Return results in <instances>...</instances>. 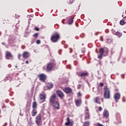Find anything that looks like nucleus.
Instances as JSON below:
<instances>
[{
  "mask_svg": "<svg viewBox=\"0 0 126 126\" xmlns=\"http://www.w3.org/2000/svg\"><path fill=\"white\" fill-rule=\"evenodd\" d=\"M60 39V34L58 32H55L52 34L51 38V40L52 43H56Z\"/></svg>",
  "mask_w": 126,
  "mask_h": 126,
  "instance_id": "f257e3e1",
  "label": "nucleus"
},
{
  "mask_svg": "<svg viewBox=\"0 0 126 126\" xmlns=\"http://www.w3.org/2000/svg\"><path fill=\"white\" fill-rule=\"evenodd\" d=\"M99 53L106 57V56L109 55V49L107 47L100 48L99 49Z\"/></svg>",
  "mask_w": 126,
  "mask_h": 126,
  "instance_id": "f03ea898",
  "label": "nucleus"
},
{
  "mask_svg": "<svg viewBox=\"0 0 126 126\" xmlns=\"http://www.w3.org/2000/svg\"><path fill=\"white\" fill-rule=\"evenodd\" d=\"M37 77L39 78L40 81H41V82H45L47 79V76L43 73L37 75Z\"/></svg>",
  "mask_w": 126,
  "mask_h": 126,
  "instance_id": "7ed1b4c3",
  "label": "nucleus"
},
{
  "mask_svg": "<svg viewBox=\"0 0 126 126\" xmlns=\"http://www.w3.org/2000/svg\"><path fill=\"white\" fill-rule=\"evenodd\" d=\"M104 97L105 99H110V89L108 88L104 89Z\"/></svg>",
  "mask_w": 126,
  "mask_h": 126,
  "instance_id": "20e7f679",
  "label": "nucleus"
},
{
  "mask_svg": "<svg viewBox=\"0 0 126 126\" xmlns=\"http://www.w3.org/2000/svg\"><path fill=\"white\" fill-rule=\"evenodd\" d=\"M54 66H56V63H51L47 64L46 67V71H51V70L54 68Z\"/></svg>",
  "mask_w": 126,
  "mask_h": 126,
  "instance_id": "39448f33",
  "label": "nucleus"
},
{
  "mask_svg": "<svg viewBox=\"0 0 126 126\" xmlns=\"http://www.w3.org/2000/svg\"><path fill=\"white\" fill-rule=\"evenodd\" d=\"M5 59L6 60H13V55L10 52L6 51Z\"/></svg>",
  "mask_w": 126,
  "mask_h": 126,
  "instance_id": "423d86ee",
  "label": "nucleus"
},
{
  "mask_svg": "<svg viewBox=\"0 0 126 126\" xmlns=\"http://www.w3.org/2000/svg\"><path fill=\"white\" fill-rule=\"evenodd\" d=\"M56 97L57 96L56 95V94H53L50 96L49 101L51 104H53L57 102V101L56 100Z\"/></svg>",
  "mask_w": 126,
  "mask_h": 126,
  "instance_id": "0eeeda50",
  "label": "nucleus"
},
{
  "mask_svg": "<svg viewBox=\"0 0 126 126\" xmlns=\"http://www.w3.org/2000/svg\"><path fill=\"white\" fill-rule=\"evenodd\" d=\"M52 106L56 110L60 109V103H59V102H58V101H56L55 102H54L53 103H52Z\"/></svg>",
  "mask_w": 126,
  "mask_h": 126,
  "instance_id": "6e6552de",
  "label": "nucleus"
},
{
  "mask_svg": "<svg viewBox=\"0 0 126 126\" xmlns=\"http://www.w3.org/2000/svg\"><path fill=\"white\" fill-rule=\"evenodd\" d=\"M114 98L116 103H118V101H119V100H120V98H121V94L120 93H116L114 94Z\"/></svg>",
  "mask_w": 126,
  "mask_h": 126,
  "instance_id": "1a4fd4ad",
  "label": "nucleus"
},
{
  "mask_svg": "<svg viewBox=\"0 0 126 126\" xmlns=\"http://www.w3.org/2000/svg\"><path fill=\"white\" fill-rule=\"evenodd\" d=\"M85 120H89L90 119V115H89V112H88V108L86 107V110L85 112Z\"/></svg>",
  "mask_w": 126,
  "mask_h": 126,
  "instance_id": "9d476101",
  "label": "nucleus"
},
{
  "mask_svg": "<svg viewBox=\"0 0 126 126\" xmlns=\"http://www.w3.org/2000/svg\"><path fill=\"white\" fill-rule=\"evenodd\" d=\"M56 94H57V95L60 98H63V92L60 90H57L56 91Z\"/></svg>",
  "mask_w": 126,
  "mask_h": 126,
  "instance_id": "9b49d317",
  "label": "nucleus"
},
{
  "mask_svg": "<svg viewBox=\"0 0 126 126\" xmlns=\"http://www.w3.org/2000/svg\"><path fill=\"white\" fill-rule=\"evenodd\" d=\"M116 120L117 121V124H121V123H122L121 120V114L119 113L116 114Z\"/></svg>",
  "mask_w": 126,
  "mask_h": 126,
  "instance_id": "f8f14e48",
  "label": "nucleus"
},
{
  "mask_svg": "<svg viewBox=\"0 0 126 126\" xmlns=\"http://www.w3.org/2000/svg\"><path fill=\"white\" fill-rule=\"evenodd\" d=\"M63 90L65 93H66V94H69V93L72 92V90H71L70 88H65L63 89Z\"/></svg>",
  "mask_w": 126,
  "mask_h": 126,
  "instance_id": "ddd939ff",
  "label": "nucleus"
},
{
  "mask_svg": "<svg viewBox=\"0 0 126 126\" xmlns=\"http://www.w3.org/2000/svg\"><path fill=\"white\" fill-rule=\"evenodd\" d=\"M29 56H30L29 53H28L27 52H24L23 53V58L25 60H27V59H28V58H29Z\"/></svg>",
  "mask_w": 126,
  "mask_h": 126,
  "instance_id": "4468645a",
  "label": "nucleus"
},
{
  "mask_svg": "<svg viewBox=\"0 0 126 126\" xmlns=\"http://www.w3.org/2000/svg\"><path fill=\"white\" fill-rule=\"evenodd\" d=\"M89 73L88 72H82L80 75H79V77H85L88 76Z\"/></svg>",
  "mask_w": 126,
  "mask_h": 126,
  "instance_id": "2eb2a0df",
  "label": "nucleus"
},
{
  "mask_svg": "<svg viewBox=\"0 0 126 126\" xmlns=\"http://www.w3.org/2000/svg\"><path fill=\"white\" fill-rule=\"evenodd\" d=\"M75 102L76 104V106L77 107H79V106L81 105V103H82L81 99L79 98V99H77L76 100H75Z\"/></svg>",
  "mask_w": 126,
  "mask_h": 126,
  "instance_id": "dca6fc26",
  "label": "nucleus"
},
{
  "mask_svg": "<svg viewBox=\"0 0 126 126\" xmlns=\"http://www.w3.org/2000/svg\"><path fill=\"white\" fill-rule=\"evenodd\" d=\"M35 123L36 125H39L41 123V115H39L36 117Z\"/></svg>",
  "mask_w": 126,
  "mask_h": 126,
  "instance_id": "f3484780",
  "label": "nucleus"
},
{
  "mask_svg": "<svg viewBox=\"0 0 126 126\" xmlns=\"http://www.w3.org/2000/svg\"><path fill=\"white\" fill-rule=\"evenodd\" d=\"M40 99L41 100L40 103H43V102H45V100H46V96L43 94H40Z\"/></svg>",
  "mask_w": 126,
  "mask_h": 126,
  "instance_id": "a211bd4d",
  "label": "nucleus"
},
{
  "mask_svg": "<svg viewBox=\"0 0 126 126\" xmlns=\"http://www.w3.org/2000/svg\"><path fill=\"white\" fill-rule=\"evenodd\" d=\"M103 117L107 118L109 116V112L107 110H105L103 113Z\"/></svg>",
  "mask_w": 126,
  "mask_h": 126,
  "instance_id": "6ab92c4d",
  "label": "nucleus"
},
{
  "mask_svg": "<svg viewBox=\"0 0 126 126\" xmlns=\"http://www.w3.org/2000/svg\"><path fill=\"white\" fill-rule=\"evenodd\" d=\"M54 86V85H53L52 83H48L46 84V87L47 88H49V89H51V88H53V87Z\"/></svg>",
  "mask_w": 126,
  "mask_h": 126,
  "instance_id": "aec40b11",
  "label": "nucleus"
},
{
  "mask_svg": "<svg viewBox=\"0 0 126 126\" xmlns=\"http://www.w3.org/2000/svg\"><path fill=\"white\" fill-rule=\"evenodd\" d=\"M94 100L95 103H97V104H101L99 97L97 96L96 97L94 98Z\"/></svg>",
  "mask_w": 126,
  "mask_h": 126,
  "instance_id": "412c9836",
  "label": "nucleus"
},
{
  "mask_svg": "<svg viewBox=\"0 0 126 126\" xmlns=\"http://www.w3.org/2000/svg\"><path fill=\"white\" fill-rule=\"evenodd\" d=\"M37 115V110L36 109H33L32 112V117H35Z\"/></svg>",
  "mask_w": 126,
  "mask_h": 126,
  "instance_id": "4be33fe9",
  "label": "nucleus"
},
{
  "mask_svg": "<svg viewBox=\"0 0 126 126\" xmlns=\"http://www.w3.org/2000/svg\"><path fill=\"white\" fill-rule=\"evenodd\" d=\"M112 41L113 40L112 39V38H107L106 43H107V44H110V43H112Z\"/></svg>",
  "mask_w": 126,
  "mask_h": 126,
  "instance_id": "5701e85b",
  "label": "nucleus"
},
{
  "mask_svg": "<svg viewBox=\"0 0 126 126\" xmlns=\"http://www.w3.org/2000/svg\"><path fill=\"white\" fill-rule=\"evenodd\" d=\"M67 23H68V24H69V25H71V24H72V23H73V19H69L68 20Z\"/></svg>",
  "mask_w": 126,
  "mask_h": 126,
  "instance_id": "b1692460",
  "label": "nucleus"
},
{
  "mask_svg": "<svg viewBox=\"0 0 126 126\" xmlns=\"http://www.w3.org/2000/svg\"><path fill=\"white\" fill-rule=\"evenodd\" d=\"M37 107V103L36 102H33L32 104V108L33 109H36V108Z\"/></svg>",
  "mask_w": 126,
  "mask_h": 126,
  "instance_id": "393cba45",
  "label": "nucleus"
},
{
  "mask_svg": "<svg viewBox=\"0 0 126 126\" xmlns=\"http://www.w3.org/2000/svg\"><path fill=\"white\" fill-rule=\"evenodd\" d=\"M115 35H116V36H117L118 37H119V38H120V37H121L122 36V33L119 32H116Z\"/></svg>",
  "mask_w": 126,
  "mask_h": 126,
  "instance_id": "a878e982",
  "label": "nucleus"
},
{
  "mask_svg": "<svg viewBox=\"0 0 126 126\" xmlns=\"http://www.w3.org/2000/svg\"><path fill=\"white\" fill-rule=\"evenodd\" d=\"M103 55L104 54H100V55H98V59H99V60H102V59H103Z\"/></svg>",
  "mask_w": 126,
  "mask_h": 126,
  "instance_id": "bb28decb",
  "label": "nucleus"
},
{
  "mask_svg": "<svg viewBox=\"0 0 126 126\" xmlns=\"http://www.w3.org/2000/svg\"><path fill=\"white\" fill-rule=\"evenodd\" d=\"M89 122H86L84 123V125L83 126H89Z\"/></svg>",
  "mask_w": 126,
  "mask_h": 126,
  "instance_id": "cd10ccee",
  "label": "nucleus"
},
{
  "mask_svg": "<svg viewBox=\"0 0 126 126\" xmlns=\"http://www.w3.org/2000/svg\"><path fill=\"white\" fill-rule=\"evenodd\" d=\"M10 39H11V40L12 41H14V40H15V39H16V37H15L14 36H10Z\"/></svg>",
  "mask_w": 126,
  "mask_h": 126,
  "instance_id": "c85d7f7f",
  "label": "nucleus"
},
{
  "mask_svg": "<svg viewBox=\"0 0 126 126\" xmlns=\"http://www.w3.org/2000/svg\"><path fill=\"white\" fill-rule=\"evenodd\" d=\"M121 25H125V21L121 20L120 22Z\"/></svg>",
  "mask_w": 126,
  "mask_h": 126,
  "instance_id": "c756f323",
  "label": "nucleus"
},
{
  "mask_svg": "<svg viewBox=\"0 0 126 126\" xmlns=\"http://www.w3.org/2000/svg\"><path fill=\"white\" fill-rule=\"evenodd\" d=\"M38 33H35L33 35V37H34L35 38H37V37H38Z\"/></svg>",
  "mask_w": 126,
  "mask_h": 126,
  "instance_id": "7c9ffc66",
  "label": "nucleus"
},
{
  "mask_svg": "<svg viewBox=\"0 0 126 126\" xmlns=\"http://www.w3.org/2000/svg\"><path fill=\"white\" fill-rule=\"evenodd\" d=\"M112 33L113 34H114L115 35H116V33H117L118 32H116V30L112 29Z\"/></svg>",
  "mask_w": 126,
  "mask_h": 126,
  "instance_id": "2f4dec72",
  "label": "nucleus"
},
{
  "mask_svg": "<svg viewBox=\"0 0 126 126\" xmlns=\"http://www.w3.org/2000/svg\"><path fill=\"white\" fill-rule=\"evenodd\" d=\"M21 57V54L20 53H19L18 54V59L20 61V58Z\"/></svg>",
  "mask_w": 126,
  "mask_h": 126,
  "instance_id": "473e14b6",
  "label": "nucleus"
},
{
  "mask_svg": "<svg viewBox=\"0 0 126 126\" xmlns=\"http://www.w3.org/2000/svg\"><path fill=\"white\" fill-rule=\"evenodd\" d=\"M70 124V122H67L66 123H65V125L66 126H69Z\"/></svg>",
  "mask_w": 126,
  "mask_h": 126,
  "instance_id": "72a5a7b5",
  "label": "nucleus"
},
{
  "mask_svg": "<svg viewBox=\"0 0 126 126\" xmlns=\"http://www.w3.org/2000/svg\"><path fill=\"white\" fill-rule=\"evenodd\" d=\"M36 44H40V43H41V41H40V40H39V39L37 40L36 41Z\"/></svg>",
  "mask_w": 126,
  "mask_h": 126,
  "instance_id": "f704fd0d",
  "label": "nucleus"
},
{
  "mask_svg": "<svg viewBox=\"0 0 126 126\" xmlns=\"http://www.w3.org/2000/svg\"><path fill=\"white\" fill-rule=\"evenodd\" d=\"M99 86H100V87H103V86H104V84L103 83H100Z\"/></svg>",
  "mask_w": 126,
  "mask_h": 126,
  "instance_id": "c9c22d12",
  "label": "nucleus"
},
{
  "mask_svg": "<svg viewBox=\"0 0 126 126\" xmlns=\"http://www.w3.org/2000/svg\"><path fill=\"white\" fill-rule=\"evenodd\" d=\"M80 88H81V85L78 84L77 85V89H79Z\"/></svg>",
  "mask_w": 126,
  "mask_h": 126,
  "instance_id": "e433bc0d",
  "label": "nucleus"
},
{
  "mask_svg": "<svg viewBox=\"0 0 126 126\" xmlns=\"http://www.w3.org/2000/svg\"><path fill=\"white\" fill-rule=\"evenodd\" d=\"M77 96H78V97L81 96V93L80 92L78 93Z\"/></svg>",
  "mask_w": 126,
  "mask_h": 126,
  "instance_id": "4c0bfd02",
  "label": "nucleus"
},
{
  "mask_svg": "<svg viewBox=\"0 0 126 126\" xmlns=\"http://www.w3.org/2000/svg\"><path fill=\"white\" fill-rule=\"evenodd\" d=\"M102 107L99 106V107H98V111H99V112H101V111H102Z\"/></svg>",
  "mask_w": 126,
  "mask_h": 126,
  "instance_id": "58836bf2",
  "label": "nucleus"
},
{
  "mask_svg": "<svg viewBox=\"0 0 126 126\" xmlns=\"http://www.w3.org/2000/svg\"><path fill=\"white\" fill-rule=\"evenodd\" d=\"M33 16H34V15H28L27 17H28V18H30V17H33Z\"/></svg>",
  "mask_w": 126,
  "mask_h": 126,
  "instance_id": "ea45409f",
  "label": "nucleus"
},
{
  "mask_svg": "<svg viewBox=\"0 0 126 126\" xmlns=\"http://www.w3.org/2000/svg\"><path fill=\"white\" fill-rule=\"evenodd\" d=\"M34 30H35V31H39V28H38V27H35L34 28Z\"/></svg>",
  "mask_w": 126,
  "mask_h": 126,
  "instance_id": "a19ab883",
  "label": "nucleus"
},
{
  "mask_svg": "<svg viewBox=\"0 0 126 126\" xmlns=\"http://www.w3.org/2000/svg\"><path fill=\"white\" fill-rule=\"evenodd\" d=\"M73 2V0H72V1H71V0H70V1L68 2V3H69V4H72Z\"/></svg>",
  "mask_w": 126,
  "mask_h": 126,
  "instance_id": "79ce46f5",
  "label": "nucleus"
},
{
  "mask_svg": "<svg viewBox=\"0 0 126 126\" xmlns=\"http://www.w3.org/2000/svg\"><path fill=\"white\" fill-rule=\"evenodd\" d=\"M100 40L102 41H104V40L103 39V36H100Z\"/></svg>",
  "mask_w": 126,
  "mask_h": 126,
  "instance_id": "37998d69",
  "label": "nucleus"
},
{
  "mask_svg": "<svg viewBox=\"0 0 126 126\" xmlns=\"http://www.w3.org/2000/svg\"><path fill=\"white\" fill-rule=\"evenodd\" d=\"M66 120H67V122H70V120H69V118L67 117V118H66Z\"/></svg>",
  "mask_w": 126,
  "mask_h": 126,
  "instance_id": "c03bdc74",
  "label": "nucleus"
},
{
  "mask_svg": "<svg viewBox=\"0 0 126 126\" xmlns=\"http://www.w3.org/2000/svg\"><path fill=\"white\" fill-rule=\"evenodd\" d=\"M97 126H103V125L100 124V123L97 124Z\"/></svg>",
  "mask_w": 126,
  "mask_h": 126,
  "instance_id": "a18cd8bd",
  "label": "nucleus"
},
{
  "mask_svg": "<svg viewBox=\"0 0 126 126\" xmlns=\"http://www.w3.org/2000/svg\"><path fill=\"white\" fill-rule=\"evenodd\" d=\"M125 62H126V58H123V60L122 61V63H125Z\"/></svg>",
  "mask_w": 126,
  "mask_h": 126,
  "instance_id": "49530a36",
  "label": "nucleus"
},
{
  "mask_svg": "<svg viewBox=\"0 0 126 126\" xmlns=\"http://www.w3.org/2000/svg\"><path fill=\"white\" fill-rule=\"evenodd\" d=\"M114 52L113 51V49H111V55H113V54H114Z\"/></svg>",
  "mask_w": 126,
  "mask_h": 126,
  "instance_id": "de8ad7c7",
  "label": "nucleus"
},
{
  "mask_svg": "<svg viewBox=\"0 0 126 126\" xmlns=\"http://www.w3.org/2000/svg\"><path fill=\"white\" fill-rule=\"evenodd\" d=\"M70 53H72V52H73L72 49L70 48Z\"/></svg>",
  "mask_w": 126,
  "mask_h": 126,
  "instance_id": "09e8293b",
  "label": "nucleus"
},
{
  "mask_svg": "<svg viewBox=\"0 0 126 126\" xmlns=\"http://www.w3.org/2000/svg\"><path fill=\"white\" fill-rule=\"evenodd\" d=\"M15 17L16 18H18V17H19V16L16 15V14Z\"/></svg>",
  "mask_w": 126,
  "mask_h": 126,
  "instance_id": "8fccbe9b",
  "label": "nucleus"
},
{
  "mask_svg": "<svg viewBox=\"0 0 126 126\" xmlns=\"http://www.w3.org/2000/svg\"><path fill=\"white\" fill-rule=\"evenodd\" d=\"M8 67H11V64H9L8 65Z\"/></svg>",
  "mask_w": 126,
  "mask_h": 126,
  "instance_id": "3c124183",
  "label": "nucleus"
},
{
  "mask_svg": "<svg viewBox=\"0 0 126 126\" xmlns=\"http://www.w3.org/2000/svg\"><path fill=\"white\" fill-rule=\"evenodd\" d=\"M26 63H27V64L29 63V62H28V61H26Z\"/></svg>",
  "mask_w": 126,
  "mask_h": 126,
  "instance_id": "603ef678",
  "label": "nucleus"
},
{
  "mask_svg": "<svg viewBox=\"0 0 126 126\" xmlns=\"http://www.w3.org/2000/svg\"><path fill=\"white\" fill-rule=\"evenodd\" d=\"M32 20V19H29V23H30V20Z\"/></svg>",
  "mask_w": 126,
  "mask_h": 126,
  "instance_id": "864d4df0",
  "label": "nucleus"
},
{
  "mask_svg": "<svg viewBox=\"0 0 126 126\" xmlns=\"http://www.w3.org/2000/svg\"><path fill=\"white\" fill-rule=\"evenodd\" d=\"M61 51H62V50H60L59 51V53L60 54V55H61V52H60Z\"/></svg>",
  "mask_w": 126,
  "mask_h": 126,
  "instance_id": "5fc2aeb1",
  "label": "nucleus"
},
{
  "mask_svg": "<svg viewBox=\"0 0 126 126\" xmlns=\"http://www.w3.org/2000/svg\"><path fill=\"white\" fill-rule=\"evenodd\" d=\"M87 83L88 84L89 86H90V85L89 84V83L88 82V81H87Z\"/></svg>",
  "mask_w": 126,
  "mask_h": 126,
  "instance_id": "6e6d98bb",
  "label": "nucleus"
},
{
  "mask_svg": "<svg viewBox=\"0 0 126 126\" xmlns=\"http://www.w3.org/2000/svg\"><path fill=\"white\" fill-rule=\"evenodd\" d=\"M1 44L2 45H5V43H4V42H2Z\"/></svg>",
  "mask_w": 126,
  "mask_h": 126,
  "instance_id": "4d7b16f0",
  "label": "nucleus"
},
{
  "mask_svg": "<svg viewBox=\"0 0 126 126\" xmlns=\"http://www.w3.org/2000/svg\"><path fill=\"white\" fill-rule=\"evenodd\" d=\"M82 53H85V51H84V50H82Z\"/></svg>",
  "mask_w": 126,
  "mask_h": 126,
  "instance_id": "13d9d810",
  "label": "nucleus"
},
{
  "mask_svg": "<svg viewBox=\"0 0 126 126\" xmlns=\"http://www.w3.org/2000/svg\"><path fill=\"white\" fill-rule=\"evenodd\" d=\"M124 19H126V16L124 17Z\"/></svg>",
  "mask_w": 126,
  "mask_h": 126,
  "instance_id": "bf43d9fd",
  "label": "nucleus"
},
{
  "mask_svg": "<svg viewBox=\"0 0 126 126\" xmlns=\"http://www.w3.org/2000/svg\"><path fill=\"white\" fill-rule=\"evenodd\" d=\"M0 57H1V54L0 53Z\"/></svg>",
  "mask_w": 126,
  "mask_h": 126,
  "instance_id": "052dcab7",
  "label": "nucleus"
},
{
  "mask_svg": "<svg viewBox=\"0 0 126 126\" xmlns=\"http://www.w3.org/2000/svg\"><path fill=\"white\" fill-rule=\"evenodd\" d=\"M96 53L97 54H98V51H96Z\"/></svg>",
  "mask_w": 126,
  "mask_h": 126,
  "instance_id": "680f3d73",
  "label": "nucleus"
},
{
  "mask_svg": "<svg viewBox=\"0 0 126 126\" xmlns=\"http://www.w3.org/2000/svg\"><path fill=\"white\" fill-rule=\"evenodd\" d=\"M122 17H124V18L125 17H124V15H122Z\"/></svg>",
  "mask_w": 126,
  "mask_h": 126,
  "instance_id": "e2e57ef3",
  "label": "nucleus"
},
{
  "mask_svg": "<svg viewBox=\"0 0 126 126\" xmlns=\"http://www.w3.org/2000/svg\"><path fill=\"white\" fill-rule=\"evenodd\" d=\"M69 126H72V125H69Z\"/></svg>",
  "mask_w": 126,
  "mask_h": 126,
  "instance_id": "0e129e2a",
  "label": "nucleus"
},
{
  "mask_svg": "<svg viewBox=\"0 0 126 126\" xmlns=\"http://www.w3.org/2000/svg\"><path fill=\"white\" fill-rule=\"evenodd\" d=\"M15 67H17V66H15Z\"/></svg>",
  "mask_w": 126,
  "mask_h": 126,
  "instance_id": "69168bd1",
  "label": "nucleus"
}]
</instances>
